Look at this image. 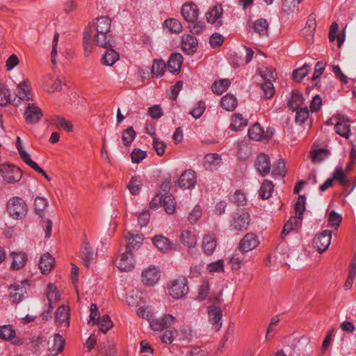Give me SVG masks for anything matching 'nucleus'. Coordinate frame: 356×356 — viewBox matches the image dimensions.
I'll list each match as a JSON object with an SVG mask.
<instances>
[{
	"instance_id": "f257e3e1",
	"label": "nucleus",
	"mask_w": 356,
	"mask_h": 356,
	"mask_svg": "<svg viewBox=\"0 0 356 356\" xmlns=\"http://www.w3.org/2000/svg\"><path fill=\"white\" fill-rule=\"evenodd\" d=\"M111 19L108 17H99L95 22L90 23L83 33V44L85 50L96 45L102 48L111 47V35H110Z\"/></svg>"
},
{
	"instance_id": "f03ea898",
	"label": "nucleus",
	"mask_w": 356,
	"mask_h": 356,
	"mask_svg": "<svg viewBox=\"0 0 356 356\" xmlns=\"http://www.w3.org/2000/svg\"><path fill=\"white\" fill-rule=\"evenodd\" d=\"M7 210L13 218L20 220L26 216L28 206L22 198L13 197L7 203Z\"/></svg>"
},
{
	"instance_id": "7ed1b4c3",
	"label": "nucleus",
	"mask_w": 356,
	"mask_h": 356,
	"mask_svg": "<svg viewBox=\"0 0 356 356\" xmlns=\"http://www.w3.org/2000/svg\"><path fill=\"white\" fill-rule=\"evenodd\" d=\"M188 291V281L185 277H179L171 281L169 293L175 298H181Z\"/></svg>"
},
{
	"instance_id": "20e7f679",
	"label": "nucleus",
	"mask_w": 356,
	"mask_h": 356,
	"mask_svg": "<svg viewBox=\"0 0 356 356\" xmlns=\"http://www.w3.org/2000/svg\"><path fill=\"white\" fill-rule=\"evenodd\" d=\"M332 238V232L330 230H323L316 234L314 238V246L320 252L323 253L330 246Z\"/></svg>"
},
{
	"instance_id": "39448f33",
	"label": "nucleus",
	"mask_w": 356,
	"mask_h": 356,
	"mask_svg": "<svg viewBox=\"0 0 356 356\" xmlns=\"http://www.w3.org/2000/svg\"><path fill=\"white\" fill-rule=\"evenodd\" d=\"M259 244L257 236L252 233L246 234L238 243V250L241 253H245L255 249Z\"/></svg>"
},
{
	"instance_id": "423d86ee",
	"label": "nucleus",
	"mask_w": 356,
	"mask_h": 356,
	"mask_svg": "<svg viewBox=\"0 0 356 356\" xmlns=\"http://www.w3.org/2000/svg\"><path fill=\"white\" fill-rule=\"evenodd\" d=\"M250 220V216L247 212H236L232 215L230 226L236 230L247 229Z\"/></svg>"
},
{
	"instance_id": "0eeeda50",
	"label": "nucleus",
	"mask_w": 356,
	"mask_h": 356,
	"mask_svg": "<svg viewBox=\"0 0 356 356\" xmlns=\"http://www.w3.org/2000/svg\"><path fill=\"white\" fill-rule=\"evenodd\" d=\"M1 172L3 179L9 184L18 182L22 177L21 169L15 165L4 167Z\"/></svg>"
},
{
	"instance_id": "6e6552de",
	"label": "nucleus",
	"mask_w": 356,
	"mask_h": 356,
	"mask_svg": "<svg viewBox=\"0 0 356 356\" xmlns=\"http://www.w3.org/2000/svg\"><path fill=\"white\" fill-rule=\"evenodd\" d=\"M24 115L27 123L33 124L40 120L43 116V113L35 104L30 103L25 109Z\"/></svg>"
},
{
	"instance_id": "1a4fd4ad",
	"label": "nucleus",
	"mask_w": 356,
	"mask_h": 356,
	"mask_svg": "<svg viewBox=\"0 0 356 356\" xmlns=\"http://www.w3.org/2000/svg\"><path fill=\"white\" fill-rule=\"evenodd\" d=\"M176 321V318L171 314H167L161 318L152 320L150 326L153 330L161 331L168 329Z\"/></svg>"
},
{
	"instance_id": "9d476101",
	"label": "nucleus",
	"mask_w": 356,
	"mask_h": 356,
	"mask_svg": "<svg viewBox=\"0 0 356 356\" xmlns=\"http://www.w3.org/2000/svg\"><path fill=\"white\" fill-rule=\"evenodd\" d=\"M197 182L196 174L193 170H185L179 177L177 185L182 188H192Z\"/></svg>"
},
{
	"instance_id": "9b49d317",
	"label": "nucleus",
	"mask_w": 356,
	"mask_h": 356,
	"mask_svg": "<svg viewBox=\"0 0 356 356\" xmlns=\"http://www.w3.org/2000/svg\"><path fill=\"white\" fill-rule=\"evenodd\" d=\"M207 313L209 322L213 329L218 332L222 326V313L221 309L216 306H209Z\"/></svg>"
},
{
	"instance_id": "f8f14e48",
	"label": "nucleus",
	"mask_w": 356,
	"mask_h": 356,
	"mask_svg": "<svg viewBox=\"0 0 356 356\" xmlns=\"http://www.w3.org/2000/svg\"><path fill=\"white\" fill-rule=\"evenodd\" d=\"M222 12L223 10L221 5H215L206 13L207 22L214 24L216 28L221 26L222 22L220 20V18L222 17Z\"/></svg>"
},
{
	"instance_id": "ddd939ff",
	"label": "nucleus",
	"mask_w": 356,
	"mask_h": 356,
	"mask_svg": "<svg viewBox=\"0 0 356 356\" xmlns=\"http://www.w3.org/2000/svg\"><path fill=\"white\" fill-rule=\"evenodd\" d=\"M181 13L184 19L188 23L195 22L199 15L197 6L192 2L184 4Z\"/></svg>"
},
{
	"instance_id": "4468645a",
	"label": "nucleus",
	"mask_w": 356,
	"mask_h": 356,
	"mask_svg": "<svg viewBox=\"0 0 356 356\" xmlns=\"http://www.w3.org/2000/svg\"><path fill=\"white\" fill-rule=\"evenodd\" d=\"M160 279V271L156 267H149L142 273V281L147 286H153Z\"/></svg>"
},
{
	"instance_id": "2eb2a0df",
	"label": "nucleus",
	"mask_w": 356,
	"mask_h": 356,
	"mask_svg": "<svg viewBox=\"0 0 356 356\" xmlns=\"http://www.w3.org/2000/svg\"><path fill=\"white\" fill-rule=\"evenodd\" d=\"M254 165L261 176L265 177L268 175L270 171L269 156L264 153L260 154L257 158Z\"/></svg>"
},
{
	"instance_id": "dca6fc26",
	"label": "nucleus",
	"mask_w": 356,
	"mask_h": 356,
	"mask_svg": "<svg viewBox=\"0 0 356 356\" xmlns=\"http://www.w3.org/2000/svg\"><path fill=\"white\" fill-rule=\"evenodd\" d=\"M48 345L50 353L56 356L63 350L65 339L60 334H55L52 339H49Z\"/></svg>"
},
{
	"instance_id": "f3484780",
	"label": "nucleus",
	"mask_w": 356,
	"mask_h": 356,
	"mask_svg": "<svg viewBox=\"0 0 356 356\" xmlns=\"http://www.w3.org/2000/svg\"><path fill=\"white\" fill-rule=\"evenodd\" d=\"M198 42L195 37L184 34L182 36L181 49L187 54H192L196 51Z\"/></svg>"
},
{
	"instance_id": "a211bd4d",
	"label": "nucleus",
	"mask_w": 356,
	"mask_h": 356,
	"mask_svg": "<svg viewBox=\"0 0 356 356\" xmlns=\"http://www.w3.org/2000/svg\"><path fill=\"white\" fill-rule=\"evenodd\" d=\"M117 267L120 271L128 272L134 268L133 254L130 252H124L117 263Z\"/></svg>"
},
{
	"instance_id": "6ab92c4d",
	"label": "nucleus",
	"mask_w": 356,
	"mask_h": 356,
	"mask_svg": "<svg viewBox=\"0 0 356 356\" xmlns=\"http://www.w3.org/2000/svg\"><path fill=\"white\" fill-rule=\"evenodd\" d=\"M316 27L315 17L313 14L310 15L305 26L302 30V35L305 37L309 43L313 42L314 32Z\"/></svg>"
},
{
	"instance_id": "aec40b11",
	"label": "nucleus",
	"mask_w": 356,
	"mask_h": 356,
	"mask_svg": "<svg viewBox=\"0 0 356 356\" xmlns=\"http://www.w3.org/2000/svg\"><path fill=\"white\" fill-rule=\"evenodd\" d=\"M10 256L13 259L10 268L13 270L22 269L27 261V256L23 252H12Z\"/></svg>"
},
{
	"instance_id": "412c9836",
	"label": "nucleus",
	"mask_w": 356,
	"mask_h": 356,
	"mask_svg": "<svg viewBox=\"0 0 356 356\" xmlns=\"http://www.w3.org/2000/svg\"><path fill=\"white\" fill-rule=\"evenodd\" d=\"M54 264V258L49 253L47 252L41 256L39 262V268L41 273L44 275L49 274L52 270Z\"/></svg>"
},
{
	"instance_id": "4be33fe9",
	"label": "nucleus",
	"mask_w": 356,
	"mask_h": 356,
	"mask_svg": "<svg viewBox=\"0 0 356 356\" xmlns=\"http://www.w3.org/2000/svg\"><path fill=\"white\" fill-rule=\"evenodd\" d=\"M61 88V81L51 74L46 76L43 84V88L49 93L58 91Z\"/></svg>"
},
{
	"instance_id": "5701e85b",
	"label": "nucleus",
	"mask_w": 356,
	"mask_h": 356,
	"mask_svg": "<svg viewBox=\"0 0 356 356\" xmlns=\"http://www.w3.org/2000/svg\"><path fill=\"white\" fill-rule=\"evenodd\" d=\"M17 97L23 101H29L33 99L31 87L27 79L24 80L17 85Z\"/></svg>"
},
{
	"instance_id": "b1692460",
	"label": "nucleus",
	"mask_w": 356,
	"mask_h": 356,
	"mask_svg": "<svg viewBox=\"0 0 356 356\" xmlns=\"http://www.w3.org/2000/svg\"><path fill=\"white\" fill-rule=\"evenodd\" d=\"M221 159L218 154H207L204 158V166L206 170L212 171L220 165Z\"/></svg>"
},
{
	"instance_id": "393cba45",
	"label": "nucleus",
	"mask_w": 356,
	"mask_h": 356,
	"mask_svg": "<svg viewBox=\"0 0 356 356\" xmlns=\"http://www.w3.org/2000/svg\"><path fill=\"white\" fill-rule=\"evenodd\" d=\"M152 243L162 252H167L172 249V243L170 240L162 235H156L152 238Z\"/></svg>"
},
{
	"instance_id": "a878e982",
	"label": "nucleus",
	"mask_w": 356,
	"mask_h": 356,
	"mask_svg": "<svg viewBox=\"0 0 356 356\" xmlns=\"http://www.w3.org/2000/svg\"><path fill=\"white\" fill-rule=\"evenodd\" d=\"M83 265L89 268L95 259L93 250L88 241H84V248L81 250L80 255Z\"/></svg>"
},
{
	"instance_id": "bb28decb",
	"label": "nucleus",
	"mask_w": 356,
	"mask_h": 356,
	"mask_svg": "<svg viewBox=\"0 0 356 356\" xmlns=\"http://www.w3.org/2000/svg\"><path fill=\"white\" fill-rule=\"evenodd\" d=\"M183 63V57L179 53L172 54L168 62L167 68L172 73H176L180 71L181 64Z\"/></svg>"
},
{
	"instance_id": "cd10ccee",
	"label": "nucleus",
	"mask_w": 356,
	"mask_h": 356,
	"mask_svg": "<svg viewBox=\"0 0 356 356\" xmlns=\"http://www.w3.org/2000/svg\"><path fill=\"white\" fill-rule=\"evenodd\" d=\"M126 238L127 240L126 252H131L132 250L139 248L143 241V234H137L134 235L129 232L128 233L127 236H126Z\"/></svg>"
},
{
	"instance_id": "c85d7f7f",
	"label": "nucleus",
	"mask_w": 356,
	"mask_h": 356,
	"mask_svg": "<svg viewBox=\"0 0 356 356\" xmlns=\"http://www.w3.org/2000/svg\"><path fill=\"white\" fill-rule=\"evenodd\" d=\"M106 49V50L102 58V64L106 66H112L119 60V54L113 49V45Z\"/></svg>"
},
{
	"instance_id": "c756f323",
	"label": "nucleus",
	"mask_w": 356,
	"mask_h": 356,
	"mask_svg": "<svg viewBox=\"0 0 356 356\" xmlns=\"http://www.w3.org/2000/svg\"><path fill=\"white\" fill-rule=\"evenodd\" d=\"M216 239L213 236L207 234L203 237L202 247L206 254H211L216 250Z\"/></svg>"
},
{
	"instance_id": "7c9ffc66",
	"label": "nucleus",
	"mask_w": 356,
	"mask_h": 356,
	"mask_svg": "<svg viewBox=\"0 0 356 356\" xmlns=\"http://www.w3.org/2000/svg\"><path fill=\"white\" fill-rule=\"evenodd\" d=\"M55 321L58 324L66 323V327L70 325V309L67 306L61 305L57 309Z\"/></svg>"
},
{
	"instance_id": "2f4dec72",
	"label": "nucleus",
	"mask_w": 356,
	"mask_h": 356,
	"mask_svg": "<svg viewBox=\"0 0 356 356\" xmlns=\"http://www.w3.org/2000/svg\"><path fill=\"white\" fill-rule=\"evenodd\" d=\"M10 297L14 302H20L26 293L25 289L17 284L10 285L9 287Z\"/></svg>"
},
{
	"instance_id": "473e14b6",
	"label": "nucleus",
	"mask_w": 356,
	"mask_h": 356,
	"mask_svg": "<svg viewBox=\"0 0 356 356\" xmlns=\"http://www.w3.org/2000/svg\"><path fill=\"white\" fill-rule=\"evenodd\" d=\"M51 123L58 129H63L67 131H72L73 124L64 118L54 115L51 118Z\"/></svg>"
},
{
	"instance_id": "72a5a7b5",
	"label": "nucleus",
	"mask_w": 356,
	"mask_h": 356,
	"mask_svg": "<svg viewBox=\"0 0 356 356\" xmlns=\"http://www.w3.org/2000/svg\"><path fill=\"white\" fill-rule=\"evenodd\" d=\"M269 24L266 19H257L253 24L254 31L260 36H268Z\"/></svg>"
},
{
	"instance_id": "f704fd0d",
	"label": "nucleus",
	"mask_w": 356,
	"mask_h": 356,
	"mask_svg": "<svg viewBox=\"0 0 356 356\" xmlns=\"http://www.w3.org/2000/svg\"><path fill=\"white\" fill-rule=\"evenodd\" d=\"M304 104V97L302 95L297 91L293 90L291 92V98L289 101V107L295 111L301 108L300 106Z\"/></svg>"
},
{
	"instance_id": "c9c22d12",
	"label": "nucleus",
	"mask_w": 356,
	"mask_h": 356,
	"mask_svg": "<svg viewBox=\"0 0 356 356\" xmlns=\"http://www.w3.org/2000/svg\"><path fill=\"white\" fill-rule=\"evenodd\" d=\"M180 241L183 245L189 248H194L197 243L195 235L188 230H185L181 232Z\"/></svg>"
},
{
	"instance_id": "e433bc0d",
	"label": "nucleus",
	"mask_w": 356,
	"mask_h": 356,
	"mask_svg": "<svg viewBox=\"0 0 356 356\" xmlns=\"http://www.w3.org/2000/svg\"><path fill=\"white\" fill-rule=\"evenodd\" d=\"M46 295L49 302L50 308H53V304L60 299V294L57 288L52 284L47 285Z\"/></svg>"
},
{
	"instance_id": "4c0bfd02",
	"label": "nucleus",
	"mask_w": 356,
	"mask_h": 356,
	"mask_svg": "<svg viewBox=\"0 0 356 356\" xmlns=\"http://www.w3.org/2000/svg\"><path fill=\"white\" fill-rule=\"evenodd\" d=\"M274 191V184L269 180H264L259 189V196L264 199H268Z\"/></svg>"
},
{
	"instance_id": "58836bf2",
	"label": "nucleus",
	"mask_w": 356,
	"mask_h": 356,
	"mask_svg": "<svg viewBox=\"0 0 356 356\" xmlns=\"http://www.w3.org/2000/svg\"><path fill=\"white\" fill-rule=\"evenodd\" d=\"M237 104L236 98L230 94L225 95L221 99V106L226 111H234L236 108Z\"/></svg>"
},
{
	"instance_id": "ea45409f",
	"label": "nucleus",
	"mask_w": 356,
	"mask_h": 356,
	"mask_svg": "<svg viewBox=\"0 0 356 356\" xmlns=\"http://www.w3.org/2000/svg\"><path fill=\"white\" fill-rule=\"evenodd\" d=\"M99 353L101 356H114L116 353L115 344L112 341H106L99 347Z\"/></svg>"
},
{
	"instance_id": "a19ab883",
	"label": "nucleus",
	"mask_w": 356,
	"mask_h": 356,
	"mask_svg": "<svg viewBox=\"0 0 356 356\" xmlns=\"http://www.w3.org/2000/svg\"><path fill=\"white\" fill-rule=\"evenodd\" d=\"M248 137L256 141L261 140L264 137V131L259 123L256 122L248 130Z\"/></svg>"
},
{
	"instance_id": "79ce46f5",
	"label": "nucleus",
	"mask_w": 356,
	"mask_h": 356,
	"mask_svg": "<svg viewBox=\"0 0 356 356\" xmlns=\"http://www.w3.org/2000/svg\"><path fill=\"white\" fill-rule=\"evenodd\" d=\"M247 125V120L242 116L241 114L235 113L232 118V123L230 129L234 131H239Z\"/></svg>"
},
{
	"instance_id": "37998d69",
	"label": "nucleus",
	"mask_w": 356,
	"mask_h": 356,
	"mask_svg": "<svg viewBox=\"0 0 356 356\" xmlns=\"http://www.w3.org/2000/svg\"><path fill=\"white\" fill-rule=\"evenodd\" d=\"M286 172L285 162L283 159L277 160L273 166L272 175L275 177H283Z\"/></svg>"
},
{
	"instance_id": "c03bdc74",
	"label": "nucleus",
	"mask_w": 356,
	"mask_h": 356,
	"mask_svg": "<svg viewBox=\"0 0 356 356\" xmlns=\"http://www.w3.org/2000/svg\"><path fill=\"white\" fill-rule=\"evenodd\" d=\"M162 204L167 213L172 214L175 213L176 203L174 197L171 194H167L163 197Z\"/></svg>"
},
{
	"instance_id": "a18cd8bd",
	"label": "nucleus",
	"mask_w": 356,
	"mask_h": 356,
	"mask_svg": "<svg viewBox=\"0 0 356 356\" xmlns=\"http://www.w3.org/2000/svg\"><path fill=\"white\" fill-rule=\"evenodd\" d=\"M229 85L230 81L229 79H220L212 84L211 90L213 93L221 95L229 88Z\"/></svg>"
},
{
	"instance_id": "49530a36",
	"label": "nucleus",
	"mask_w": 356,
	"mask_h": 356,
	"mask_svg": "<svg viewBox=\"0 0 356 356\" xmlns=\"http://www.w3.org/2000/svg\"><path fill=\"white\" fill-rule=\"evenodd\" d=\"M11 102L10 90L4 84H0V106H6Z\"/></svg>"
},
{
	"instance_id": "de8ad7c7",
	"label": "nucleus",
	"mask_w": 356,
	"mask_h": 356,
	"mask_svg": "<svg viewBox=\"0 0 356 356\" xmlns=\"http://www.w3.org/2000/svg\"><path fill=\"white\" fill-rule=\"evenodd\" d=\"M136 136V133L132 126L128 127L122 131V140L124 145L130 146Z\"/></svg>"
},
{
	"instance_id": "09e8293b",
	"label": "nucleus",
	"mask_w": 356,
	"mask_h": 356,
	"mask_svg": "<svg viewBox=\"0 0 356 356\" xmlns=\"http://www.w3.org/2000/svg\"><path fill=\"white\" fill-rule=\"evenodd\" d=\"M259 74L264 79V81H275L277 79V73L273 67H264L259 70Z\"/></svg>"
},
{
	"instance_id": "8fccbe9b",
	"label": "nucleus",
	"mask_w": 356,
	"mask_h": 356,
	"mask_svg": "<svg viewBox=\"0 0 356 356\" xmlns=\"http://www.w3.org/2000/svg\"><path fill=\"white\" fill-rule=\"evenodd\" d=\"M15 337V331L10 325L0 326V339L12 340Z\"/></svg>"
},
{
	"instance_id": "3c124183",
	"label": "nucleus",
	"mask_w": 356,
	"mask_h": 356,
	"mask_svg": "<svg viewBox=\"0 0 356 356\" xmlns=\"http://www.w3.org/2000/svg\"><path fill=\"white\" fill-rule=\"evenodd\" d=\"M47 206L48 201L46 198L38 196L35 199V210L36 213L40 217H43Z\"/></svg>"
},
{
	"instance_id": "603ef678",
	"label": "nucleus",
	"mask_w": 356,
	"mask_h": 356,
	"mask_svg": "<svg viewBox=\"0 0 356 356\" xmlns=\"http://www.w3.org/2000/svg\"><path fill=\"white\" fill-rule=\"evenodd\" d=\"M306 198L304 195H299L297 202L295 204V211L296 218L300 220L302 219V214L305 210Z\"/></svg>"
},
{
	"instance_id": "864d4df0",
	"label": "nucleus",
	"mask_w": 356,
	"mask_h": 356,
	"mask_svg": "<svg viewBox=\"0 0 356 356\" xmlns=\"http://www.w3.org/2000/svg\"><path fill=\"white\" fill-rule=\"evenodd\" d=\"M142 181L138 177L133 176L127 185L130 193L134 195H138L140 191Z\"/></svg>"
},
{
	"instance_id": "5fc2aeb1",
	"label": "nucleus",
	"mask_w": 356,
	"mask_h": 356,
	"mask_svg": "<svg viewBox=\"0 0 356 356\" xmlns=\"http://www.w3.org/2000/svg\"><path fill=\"white\" fill-rule=\"evenodd\" d=\"M348 123L349 122L342 123V122H337L335 124L336 132L346 139L350 136V127Z\"/></svg>"
},
{
	"instance_id": "6e6d98bb",
	"label": "nucleus",
	"mask_w": 356,
	"mask_h": 356,
	"mask_svg": "<svg viewBox=\"0 0 356 356\" xmlns=\"http://www.w3.org/2000/svg\"><path fill=\"white\" fill-rule=\"evenodd\" d=\"M164 24L172 33H179L182 31V25L177 19L172 18L166 19Z\"/></svg>"
},
{
	"instance_id": "4d7b16f0",
	"label": "nucleus",
	"mask_w": 356,
	"mask_h": 356,
	"mask_svg": "<svg viewBox=\"0 0 356 356\" xmlns=\"http://www.w3.org/2000/svg\"><path fill=\"white\" fill-rule=\"evenodd\" d=\"M310 71V66L305 64L303 66L296 69L293 72V78L294 80L300 81L305 78Z\"/></svg>"
},
{
	"instance_id": "13d9d810",
	"label": "nucleus",
	"mask_w": 356,
	"mask_h": 356,
	"mask_svg": "<svg viewBox=\"0 0 356 356\" xmlns=\"http://www.w3.org/2000/svg\"><path fill=\"white\" fill-rule=\"evenodd\" d=\"M166 68V65L164 61L155 60L152 66V73L156 77L161 76Z\"/></svg>"
},
{
	"instance_id": "bf43d9fd",
	"label": "nucleus",
	"mask_w": 356,
	"mask_h": 356,
	"mask_svg": "<svg viewBox=\"0 0 356 356\" xmlns=\"http://www.w3.org/2000/svg\"><path fill=\"white\" fill-rule=\"evenodd\" d=\"M97 325L100 326V330L103 333H106L113 325V322L108 315H104L99 319Z\"/></svg>"
},
{
	"instance_id": "052dcab7",
	"label": "nucleus",
	"mask_w": 356,
	"mask_h": 356,
	"mask_svg": "<svg viewBox=\"0 0 356 356\" xmlns=\"http://www.w3.org/2000/svg\"><path fill=\"white\" fill-rule=\"evenodd\" d=\"M298 221L300 220L296 217H291L289 218L283 227L281 234L282 238L296 227Z\"/></svg>"
},
{
	"instance_id": "680f3d73",
	"label": "nucleus",
	"mask_w": 356,
	"mask_h": 356,
	"mask_svg": "<svg viewBox=\"0 0 356 356\" xmlns=\"http://www.w3.org/2000/svg\"><path fill=\"white\" fill-rule=\"evenodd\" d=\"M341 220V216L334 211H330L327 217L329 226L334 227L335 229L339 227Z\"/></svg>"
},
{
	"instance_id": "e2e57ef3",
	"label": "nucleus",
	"mask_w": 356,
	"mask_h": 356,
	"mask_svg": "<svg viewBox=\"0 0 356 356\" xmlns=\"http://www.w3.org/2000/svg\"><path fill=\"white\" fill-rule=\"evenodd\" d=\"M261 88L264 92V97L266 99H270L275 94V88L273 83L271 81H264L261 85Z\"/></svg>"
},
{
	"instance_id": "0e129e2a",
	"label": "nucleus",
	"mask_w": 356,
	"mask_h": 356,
	"mask_svg": "<svg viewBox=\"0 0 356 356\" xmlns=\"http://www.w3.org/2000/svg\"><path fill=\"white\" fill-rule=\"evenodd\" d=\"M16 147L19 152V154L22 161L27 165L30 163L31 161H32V160L31 159L29 154L23 148L19 136L17 137Z\"/></svg>"
},
{
	"instance_id": "69168bd1",
	"label": "nucleus",
	"mask_w": 356,
	"mask_h": 356,
	"mask_svg": "<svg viewBox=\"0 0 356 356\" xmlns=\"http://www.w3.org/2000/svg\"><path fill=\"white\" fill-rule=\"evenodd\" d=\"M296 122L302 124L304 123L309 117V111L307 106L300 108L296 110Z\"/></svg>"
},
{
	"instance_id": "338daca9",
	"label": "nucleus",
	"mask_w": 356,
	"mask_h": 356,
	"mask_svg": "<svg viewBox=\"0 0 356 356\" xmlns=\"http://www.w3.org/2000/svg\"><path fill=\"white\" fill-rule=\"evenodd\" d=\"M191 33L193 34H200L205 29V24L202 22L195 21V22H189L188 26Z\"/></svg>"
},
{
	"instance_id": "774afa93",
	"label": "nucleus",
	"mask_w": 356,
	"mask_h": 356,
	"mask_svg": "<svg viewBox=\"0 0 356 356\" xmlns=\"http://www.w3.org/2000/svg\"><path fill=\"white\" fill-rule=\"evenodd\" d=\"M231 201L237 206H243L246 202V197L241 191H236L232 196Z\"/></svg>"
}]
</instances>
